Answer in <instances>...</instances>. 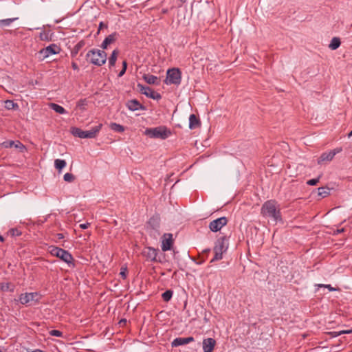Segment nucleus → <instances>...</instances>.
Returning <instances> with one entry per match:
<instances>
[{"label":"nucleus","mask_w":352,"mask_h":352,"mask_svg":"<svg viewBox=\"0 0 352 352\" xmlns=\"http://www.w3.org/2000/svg\"><path fill=\"white\" fill-rule=\"evenodd\" d=\"M205 261H206V258H203L202 260H201V261H199V262H197L196 263H197V265H201V264H203V263L205 262Z\"/></svg>","instance_id":"55"},{"label":"nucleus","mask_w":352,"mask_h":352,"mask_svg":"<svg viewBox=\"0 0 352 352\" xmlns=\"http://www.w3.org/2000/svg\"><path fill=\"white\" fill-rule=\"evenodd\" d=\"M173 294V290L167 289L162 294V298L164 301L168 302L172 298Z\"/></svg>","instance_id":"32"},{"label":"nucleus","mask_w":352,"mask_h":352,"mask_svg":"<svg viewBox=\"0 0 352 352\" xmlns=\"http://www.w3.org/2000/svg\"><path fill=\"white\" fill-rule=\"evenodd\" d=\"M160 216L159 214L153 215L146 223V230L151 236L157 239L160 235Z\"/></svg>","instance_id":"7"},{"label":"nucleus","mask_w":352,"mask_h":352,"mask_svg":"<svg viewBox=\"0 0 352 352\" xmlns=\"http://www.w3.org/2000/svg\"><path fill=\"white\" fill-rule=\"evenodd\" d=\"M228 245V239L226 236H220L217 239L213 248L214 255L210 263L223 258V254L227 251Z\"/></svg>","instance_id":"2"},{"label":"nucleus","mask_w":352,"mask_h":352,"mask_svg":"<svg viewBox=\"0 0 352 352\" xmlns=\"http://www.w3.org/2000/svg\"><path fill=\"white\" fill-rule=\"evenodd\" d=\"M340 39L338 37H333L331 39L330 44L329 45V47L332 50H337L340 46Z\"/></svg>","instance_id":"24"},{"label":"nucleus","mask_w":352,"mask_h":352,"mask_svg":"<svg viewBox=\"0 0 352 352\" xmlns=\"http://www.w3.org/2000/svg\"><path fill=\"white\" fill-rule=\"evenodd\" d=\"M66 164H67V163H66L65 160H64L56 159L54 161L55 168L59 172H60L62 170V169L65 167Z\"/></svg>","instance_id":"29"},{"label":"nucleus","mask_w":352,"mask_h":352,"mask_svg":"<svg viewBox=\"0 0 352 352\" xmlns=\"http://www.w3.org/2000/svg\"><path fill=\"white\" fill-rule=\"evenodd\" d=\"M143 79L149 85H158L159 80L156 76L151 74H144L142 76Z\"/></svg>","instance_id":"21"},{"label":"nucleus","mask_w":352,"mask_h":352,"mask_svg":"<svg viewBox=\"0 0 352 352\" xmlns=\"http://www.w3.org/2000/svg\"><path fill=\"white\" fill-rule=\"evenodd\" d=\"M126 71V69H124L122 68V69L120 71L118 76V77H122L125 74Z\"/></svg>","instance_id":"50"},{"label":"nucleus","mask_w":352,"mask_h":352,"mask_svg":"<svg viewBox=\"0 0 352 352\" xmlns=\"http://www.w3.org/2000/svg\"><path fill=\"white\" fill-rule=\"evenodd\" d=\"M107 53L104 50L91 49L86 54L87 60L97 66H101L106 63Z\"/></svg>","instance_id":"3"},{"label":"nucleus","mask_w":352,"mask_h":352,"mask_svg":"<svg viewBox=\"0 0 352 352\" xmlns=\"http://www.w3.org/2000/svg\"><path fill=\"white\" fill-rule=\"evenodd\" d=\"M261 214L263 217L270 218L274 222H283L280 209L274 199L266 201L261 208Z\"/></svg>","instance_id":"1"},{"label":"nucleus","mask_w":352,"mask_h":352,"mask_svg":"<svg viewBox=\"0 0 352 352\" xmlns=\"http://www.w3.org/2000/svg\"><path fill=\"white\" fill-rule=\"evenodd\" d=\"M137 86L139 88L140 92L142 94L145 95L146 97L157 100H159L162 98L161 94L155 91L150 87L144 86L140 83H138Z\"/></svg>","instance_id":"12"},{"label":"nucleus","mask_w":352,"mask_h":352,"mask_svg":"<svg viewBox=\"0 0 352 352\" xmlns=\"http://www.w3.org/2000/svg\"><path fill=\"white\" fill-rule=\"evenodd\" d=\"M324 287L327 288L329 289V291H330V292H333V291L339 290V288L333 287H331V285H326L324 286Z\"/></svg>","instance_id":"43"},{"label":"nucleus","mask_w":352,"mask_h":352,"mask_svg":"<svg viewBox=\"0 0 352 352\" xmlns=\"http://www.w3.org/2000/svg\"><path fill=\"white\" fill-rule=\"evenodd\" d=\"M352 333V329L349 330H343L338 332H331V333L333 336V337H337L338 336H340L342 334H349Z\"/></svg>","instance_id":"36"},{"label":"nucleus","mask_w":352,"mask_h":352,"mask_svg":"<svg viewBox=\"0 0 352 352\" xmlns=\"http://www.w3.org/2000/svg\"><path fill=\"white\" fill-rule=\"evenodd\" d=\"M126 106L131 111H137L139 109L143 110V111L146 110V107L144 105L142 104L136 99H133V100H129L126 102Z\"/></svg>","instance_id":"17"},{"label":"nucleus","mask_w":352,"mask_h":352,"mask_svg":"<svg viewBox=\"0 0 352 352\" xmlns=\"http://www.w3.org/2000/svg\"><path fill=\"white\" fill-rule=\"evenodd\" d=\"M173 245V234L170 233H165L162 237V250L166 252L170 250Z\"/></svg>","instance_id":"14"},{"label":"nucleus","mask_w":352,"mask_h":352,"mask_svg":"<svg viewBox=\"0 0 352 352\" xmlns=\"http://www.w3.org/2000/svg\"><path fill=\"white\" fill-rule=\"evenodd\" d=\"M210 248H206L205 250H204L202 251V254H205L206 255V256H208V254L210 253Z\"/></svg>","instance_id":"51"},{"label":"nucleus","mask_w":352,"mask_h":352,"mask_svg":"<svg viewBox=\"0 0 352 352\" xmlns=\"http://www.w3.org/2000/svg\"><path fill=\"white\" fill-rule=\"evenodd\" d=\"M157 252H160L159 249L148 246L144 248L142 255L148 261L162 263L163 259L160 257L157 258Z\"/></svg>","instance_id":"9"},{"label":"nucleus","mask_w":352,"mask_h":352,"mask_svg":"<svg viewBox=\"0 0 352 352\" xmlns=\"http://www.w3.org/2000/svg\"><path fill=\"white\" fill-rule=\"evenodd\" d=\"M325 285H324V284H319V285H318V286L319 287H324V286H325Z\"/></svg>","instance_id":"59"},{"label":"nucleus","mask_w":352,"mask_h":352,"mask_svg":"<svg viewBox=\"0 0 352 352\" xmlns=\"http://www.w3.org/2000/svg\"><path fill=\"white\" fill-rule=\"evenodd\" d=\"M110 128H111V129H112L116 132H118V133H122L124 131V126H122L120 124L116 123V122L111 123Z\"/></svg>","instance_id":"30"},{"label":"nucleus","mask_w":352,"mask_h":352,"mask_svg":"<svg viewBox=\"0 0 352 352\" xmlns=\"http://www.w3.org/2000/svg\"><path fill=\"white\" fill-rule=\"evenodd\" d=\"M85 42L83 40L80 41L71 50L72 57H75L79 51L85 46Z\"/></svg>","instance_id":"22"},{"label":"nucleus","mask_w":352,"mask_h":352,"mask_svg":"<svg viewBox=\"0 0 352 352\" xmlns=\"http://www.w3.org/2000/svg\"><path fill=\"white\" fill-rule=\"evenodd\" d=\"M89 226H90L89 223H82V224H80V226H79V227L83 230L88 228Z\"/></svg>","instance_id":"44"},{"label":"nucleus","mask_w":352,"mask_h":352,"mask_svg":"<svg viewBox=\"0 0 352 352\" xmlns=\"http://www.w3.org/2000/svg\"><path fill=\"white\" fill-rule=\"evenodd\" d=\"M228 221L226 217L217 218L209 223V229L214 232H218L228 223Z\"/></svg>","instance_id":"13"},{"label":"nucleus","mask_w":352,"mask_h":352,"mask_svg":"<svg viewBox=\"0 0 352 352\" xmlns=\"http://www.w3.org/2000/svg\"><path fill=\"white\" fill-rule=\"evenodd\" d=\"M27 352H46V351L41 350V349H35V350L32 351H29L28 350H27Z\"/></svg>","instance_id":"54"},{"label":"nucleus","mask_w":352,"mask_h":352,"mask_svg":"<svg viewBox=\"0 0 352 352\" xmlns=\"http://www.w3.org/2000/svg\"><path fill=\"white\" fill-rule=\"evenodd\" d=\"M127 323V320L125 318H122L119 321V324L120 326H124Z\"/></svg>","instance_id":"45"},{"label":"nucleus","mask_w":352,"mask_h":352,"mask_svg":"<svg viewBox=\"0 0 352 352\" xmlns=\"http://www.w3.org/2000/svg\"><path fill=\"white\" fill-rule=\"evenodd\" d=\"M41 295L38 292H30L21 294L19 296V301L22 305H28L32 302H38Z\"/></svg>","instance_id":"10"},{"label":"nucleus","mask_w":352,"mask_h":352,"mask_svg":"<svg viewBox=\"0 0 352 352\" xmlns=\"http://www.w3.org/2000/svg\"><path fill=\"white\" fill-rule=\"evenodd\" d=\"M122 69H127V63L126 60H124L122 62Z\"/></svg>","instance_id":"52"},{"label":"nucleus","mask_w":352,"mask_h":352,"mask_svg":"<svg viewBox=\"0 0 352 352\" xmlns=\"http://www.w3.org/2000/svg\"><path fill=\"white\" fill-rule=\"evenodd\" d=\"M10 284L9 283H2L0 284V289L1 291L3 292H6V291H8V290H10V291H13L14 289H10Z\"/></svg>","instance_id":"35"},{"label":"nucleus","mask_w":352,"mask_h":352,"mask_svg":"<svg viewBox=\"0 0 352 352\" xmlns=\"http://www.w3.org/2000/svg\"><path fill=\"white\" fill-rule=\"evenodd\" d=\"M118 36L119 34L116 32H114L113 33L107 36L102 43L100 45L101 48L102 50L107 49L108 45L112 44L118 39Z\"/></svg>","instance_id":"19"},{"label":"nucleus","mask_w":352,"mask_h":352,"mask_svg":"<svg viewBox=\"0 0 352 352\" xmlns=\"http://www.w3.org/2000/svg\"><path fill=\"white\" fill-rule=\"evenodd\" d=\"M18 20V17L0 19V28L10 26L12 23Z\"/></svg>","instance_id":"25"},{"label":"nucleus","mask_w":352,"mask_h":352,"mask_svg":"<svg viewBox=\"0 0 352 352\" xmlns=\"http://www.w3.org/2000/svg\"><path fill=\"white\" fill-rule=\"evenodd\" d=\"M49 252L52 256L60 258L69 266L71 265H72L73 267L75 266L74 263V259L72 255L67 250H63L58 247L51 245L49 247Z\"/></svg>","instance_id":"6"},{"label":"nucleus","mask_w":352,"mask_h":352,"mask_svg":"<svg viewBox=\"0 0 352 352\" xmlns=\"http://www.w3.org/2000/svg\"><path fill=\"white\" fill-rule=\"evenodd\" d=\"M344 231V228H341V229H338L337 230V233H341V232H343Z\"/></svg>","instance_id":"56"},{"label":"nucleus","mask_w":352,"mask_h":352,"mask_svg":"<svg viewBox=\"0 0 352 352\" xmlns=\"http://www.w3.org/2000/svg\"><path fill=\"white\" fill-rule=\"evenodd\" d=\"M102 126V124H99L94 127L88 131H83L78 127H72L71 133L72 134L80 138L85 139V138H95L98 133L100 132Z\"/></svg>","instance_id":"4"},{"label":"nucleus","mask_w":352,"mask_h":352,"mask_svg":"<svg viewBox=\"0 0 352 352\" xmlns=\"http://www.w3.org/2000/svg\"><path fill=\"white\" fill-rule=\"evenodd\" d=\"M49 334L52 336L63 337V332L59 330L53 329L50 331Z\"/></svg>","instance_id":"39"},{"label":"nucleus","mask_w":352,"mask_h":352,"mask_svg":"<svg viewBox=\"0 0 352 352\" xmlns=\"http://www.w3.org/2000/svg\"><path fill=\"white\" fill-rule=\"evenodd\" d=\"M182 80V72L179 68L173 67L168 69L166 72L165 83L167 85H179Z\"/></svg>","instance_id":"8"},{"label":"nucleus","mask_w":352,"mask_h":352,"mask_svg":"<svg viewBox=\"0 0 352 352\" xmlns=\"http://www.w3.org/2000/svg\"><path fill=\"white\" fill-rule=\"evenodd\" d=\"M165 254L164 253H159V252H157V258L158 257H160V258H162L163 259V262L164 261V259H165Z\"/></svg>","instance_id":"49"},{"label":"nucleus","mask_w":352,"mask_h":352,"mask_svg":"<svg viewBox=\"0 0 352 352\" xmlns=\"http://www.w3.org/2000/svg\"><path fill=\"white\" fill-rule=\"evenodd\" d=\"M63 179L65 182H73L75 180V176L72 173H67L64 175Z\"/></svg>","instance_id":"34"},{"label":"nucleus","mask_w":352,"mask_h":352,"mask_svg":"<svg viewBox=\"0 0 352 352\" xmlns=\"http://www.w3.org/2000/svg\"><path fill=\"white\" fill-rule=\"evenodd\" d=\"M321 175L318 176L317 178L309 179L307 182V184L309 186H316L319 182Z\"/></svg>","instance_id":"38"},{"label":"nucleus","mask_w":352,"mask_h":352,"mask_svg":"<svg viewBox=\"0 0 352 352\" xmlns=\"http://www.w3.org/2000/svg\"><path fill=\"white\" fill-rule=\"evenodd\" d=\"M72 68H73L74 70H77V71H78V70H79V67H78V66L77 63H75V62H72Z\"/></svg>","instance_id":"46"},{"label":"nucleus","mask_w":352,"mask_h":352,"mask_svg":"<svg viewBox=\"0 0 352 352\" xmlns=\"http://www.w3.org/2000/svg\"><path fill=\"white\" fill-rule=\"evenodd\" d=\"M186 340V343L188 344L190 342H192L195 340L194 338L192 336L185 338Z\"/></svg>","instance_id":"47"},{"label":"nucleus","mask_w":352,"mask_h":352,"mask_svg":"<svg viewBox=\"0 0 352 352\" xmlns=\"http://www.w3.org/2000/svg\"><path fill=\"white\" fill-rule=\"evenodd\" d=\"M4 241H5L4 237L2 235L0 234V241L1 242H4Z\"/></svg>","instance_id":"57"},{"label":"nucleus","mask_w":352,"mask_h":352,"mask_svg":"<svg viewBox=\"0 0 352 352\" xmlns=\"http://www.w3.org/2000/svg\"><path fill=\"white\" fill-rule=\"evenodd\" d=\"M202 344L204 352H213L216 346V340L212 338H204Z\"/></svg>","instance_id":"18"},{"label":"nucleus","mask_w":352,"mask_h":352,"mask_svg":"<svg viewBox=\"0 0 352 352\" xmlns=\"http://www.w3.org/2000/svg\"><path fill=\"white\" fill-rule=\"evenodd\" d=\"M0 352H4V351H3L0 349Z\"/></svg>","instance_id":"61"},{"label":"nucleus","mask_w":352,"mask_h":352,"mask_svg":"<svg viewBox=\"0 0 352 352\" xmlns=\"http://www.w3.org/2000/svg\"><path fill=\"white\" fill-rule=\"evenodd\" d=\"M22 232L19 230L17 228H11L7 232V234L10 235L11 236H21Z\"/></svg>","instance_id":"33"},{"label":"nucleus","mask_w":352,"mask_h":352,"mask_svg":"<svg viewBox=\"0 0 352 352\" xmlns=\"http://www.w3.org/2000/svg\"><path fill=\"white\" fill-rule=\"evenodd\" d=\"M40 38L42 41H48L49 40L48 33H47L45 32H41L40 34Z\"/></svg>","instance_id":"42"},{"label":"nucleus","mask_w":352,"mask_h":352,"mask_svg":"<svg viewBox=\"0 0 352 352\" xmlns=\"http://www.w3.org/2000/svg\"><path fill=\"white\" fill-rule=\"evenodd\" d=\"M127 267H122L120 269V275L123 279H126L127 277Z\"/></svg>","instance_id":"40"},{"label":"nucleus","mask_w":352,"mask_h":352,"mask_svg":"<svg viewBox=\"0 0 352 352\" xmlns=\"http://www.w3.org/2000/svg\"><path fill=\"white\" fill-rule=\"evenodd\" d=\"M87 104V100L86 98L80 99L77 102V107L80 109H85V107Z\"/></svg>","instance_id":"37"},{"label":"nucleus","mask_w":352,"mask_h":352,"mask_svg":"<svg viewBox=\"0 0 352 352\" xmlns=\"http://www.w3.org/2000/svg\"><path fill=\"white\" fill-rule=\"evenodd\" d=\"M6 105H5V107L8 109V110H10V109H19V105L17 103H15L14 102L13 100H7L6 102Z\"/></svg>","instance_id":"31"},{"label":"nucleus","mask_w":352,"mask_h":352,"mask_svg":"<svg viewBox=\"0 0 352 352\" xmlns=\"http://www.w3.org/2000/svg\"><path fill=\"white\" fill-rule=\"evenodd\" d=\"M108 28V25L107 23H104L102 21H101L100 23H99V26H98V32L97 34H99L100 31L102 30V29L104 28Z\"/></svg>","instance_id":"41"},{"label":"nucleus","mask_w":352,"mask_h":352,"mask_svg":"<svg viewBox=\"0 0 352 352\" xmlns=\"http://www.w3.org/2000/svg\"><path fill=\"white\" fill-rule=\"evenodd\" d=\"M60 48L56 44H51L49 46L41 49L38 54L40 55V58L41 60H44L47 58L50 55L57 54L60 52Z\"/></svg>","instance_id":"11"},{"label":"nucleus","mask_w":352,"mask_h":352,"mask_svg":"<svg viewBox=\"0 0 352 352\" xmlns=\"http://www.w3.org/2000/svg\"><path fill=\"white\" fill-rule=\"evenodd\" d=\"M184 344H187L186 338L182 337L174 339L171 343L173 347H177Z\"/></svg>","instance_id":"26"},{"label":"nucleus","mask_w":352,"mask_h":352,"mask_svg":"<svg viewBox=\"0 0 352 352\" xmlns=\"http://www.w3.org/2000/svg\"><path fill=\"white\" fill-rule=\"evenodd\" d=\"M200 119L196 115L191 114L189 117V128L190 129H195L200 127Z\"/></svg>","instance_id":"20"},{"label":"nucleus","mask_w":352,"mask_h":352,"mask_svg":"<svg viewBox=\"0 0 352 352\" xmlns=\"http://www.w3.org/2000/svg\"><path fill=\"white\" fill-rule=\"evenodd\" d=\"M330 194V188L328 187H320L318 188V195L322 198L327 197Z\"/></svg>","instance_id":"27"},{"label":"nucleus","mask_w":352,"mask_h":352,"mask_svg":"<svg viewBox=\"0 0 352 352\" xmlns=\"http://www.w3.org/2000/svg\"><path fill=\"white\" fill-rule=\"evenodd\" d=\"M342 151V148H336L327 153H323L318 159V164H322L324 162H329L333 160L334 156Z\"/></svg>","instance_id":"15"},{"label":"nucleus","mask_w":352,"mask_h":352,"mask_svg":"<svg viewBox=\"0 0 352 352\" xmlns=\"http://www.w3.org/2000/svg\"><path fill=\"white\" fill-rule=\"evenodd\" d=\"M1 146L6 148L15 147L20 152L23 153L26 151V147L19 140H7L1 144Z\"/></svg>","instance_id":"16"},{"label":"nucleus","mask_w":352,"mask_h":352,"mask_svg":"<svg viewBox=\"0 0 352 352\" xmlns=\"http://www.w3.org/2000/svg\"><path fill=\"white\" fill-rule=\"evenodd\" d=\"M182 3H185L187 0H179Z\"/></svg>","instance_id":"60"},{"label":"nucleus","mask_w":352,"mask_h":352,"mask_svg":"<svg viewBox=\"0 0 352 352\" xmlns=\"http://www.w3.org/2000/svg\"><path fill=\"white\" fill-rule=\"evenodd\" d=\"M51 108L56 113L60 114H64L66 112V110L60 105L56 104V103H51L50 104Z\"/></svg>","instance_id":"28"},{"label":"nucleus","mask_w":352,"mask_h":352,"mask_svg":"<svg viewBox=\"0 0 352 352\" xmlns=\"http://www.w3.org/2000/svg\"><path fill=\"white\" fill-rule=\"evenodd\" d=\"M177 253H178L177 251L173 250V258L175 260L177 259Z\"/></svg>","instance_id":"53"},{"label":"nucleus","mask_w":352,"mask_h":352,"mask_svg":"<svg viewBox=\"0 0 352 352\" xmlns=\"http://www.w3.org/2000/svg\"><path fill=\"white\" fill-rule=\"evenodd\" d=\"M56 236L57 237V239L60 240L64 239L65 236L63 233H58L56 234Z\"/></svg>","instance_id":"48"},{"label":"nucleus","mask_w":352,"mask_h":352,"mask_svg":"<svg viewBox=\"0 0 352 352\" xmlns=\"http://www.w3.org/2000/svg\"><path fill=\"white\" fill-rule=\"evenodd\" d=\"M348 137H349V138L352 137V130L349 133V134H348Z\"/></svg>","instance_id":"58"},{"label":"nucleus","mask_w":352,"mask_h":352,"mask_svg":"<svg viewBox=\"0 0 352 352\" xmlns=\"http://www.w3.org/2000/svg\"><path fill=\"white\" fill-rule=\"evenodd\" d=\"M144 134L151 138L166 140L171 135V131L165 126H160L155 128H147Z\"/></svg>","instance_id":"5"},{"label":"nucleus","mask_w":352,"mask_h":352,"mask_svg":"<svg viewBox=\"0 0 352 352\" xmlns=\"http://www.w3.org/2000/svg\"><path fill=\"white\" fill-rule=\"evenodd\" d=\"M119 54V51L118 50H114L110 57L109 58V67H113L116 64V62L117 60V58Z\"/></svg>","instance_id":"23"}]
</instances>
